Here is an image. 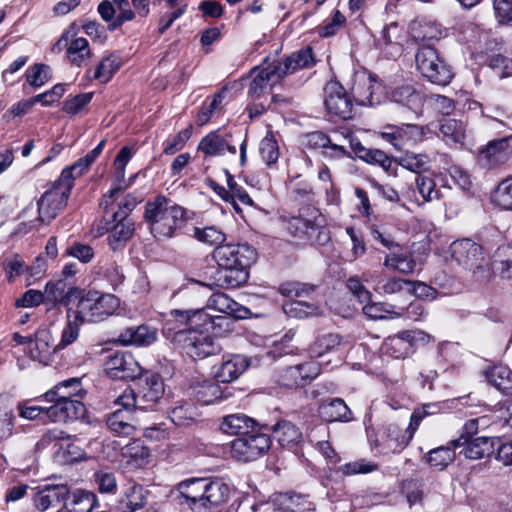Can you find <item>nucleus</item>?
Listing matches in <instances>:
<instances>
[{
  "label": "nucleus",
  "instance_id": "f257e3e1",
  "mask_svg": "<svg viewBox=\"0 0 512 512\" xmlns=\"http://www.w3.org/2000/svg\"><path fill=\"white\" fill-rule=\"evenodd\" d=\"M176 490L192 512H210L230 496L229 485L218 477L185 479L177 484Z\"/></svg>",
  "mask_w": 512,
  "mask_h": 512
},
{
  "label": "nucleus",
  "instance_id": "f03ea898",
  "mask_svg": "<svg viewBox=\"0 0 512 512\" xmlns=\"http://www.w3.org/2000/svg\"><path fill=\"white\" fill-rule=\"evenodd\" d=\"M119 299L110 293L70 287L64 297L65 309L86 323H99L116 313Z\"/></svg>",
  "mask_w": 512,
  "mask_h": 512
},
{
  "label": "nucleus",
  "instance_id": "7ed1b4c3",
  "mask_svg": "<svg viewBox=\"0 0 512 512\" xmlns=\"http://www.w3.org/2000/svg\"><path fill=\"white\" fill-rule=\"evenodd\" d=\"M257 252L248 243H227L217 246L213 259L224 271L219 280L226 288H237L249 279V268L256 261Z\"/></svg>",
  "mask_w": 512,
  "mask_h": 512
},
{
  "label": "nucleus",
  "instance_id": "20e7f679",
  "mask_svg": "<svg viewBox=\"0 0 512 512\" xmlns=\"http://www.w3.org/2000/svg\"><path fill=\"white\" fill-rule=\"evenodd\" d=\"M144 219L157 239L172 238L177 231L184 233L188 226L187 210L164 195L146 202Z\"/></svg>",
  "mask_w": 512,
  "mask_h": 512
},
{
  "label": "nucleus",
  "instance_id": "39448f33",
  "mask_svg": "<svg viewBox=\"0 0 512 512\" xmlns=\"http://www.w3.org/2000/svg\"><path fill=\"white\" fill-rule=\"evenodd\" d=\"M135 380V389H125L115 404L126 409L153 410L164 394L163 379L157 373L145 372Z\"/></svg>",
  "mask_w": 512,
  "mask_h": 512
},
{
  "label": "nucleus",
  "instance_id": "423d86ee",
  "mask_svg": "<svg viewBox=\"0 0 512 512\" xmlns=\"http://www.w3.org/2000/svg\"><path fill=\"white\" fill-rule=\"evenodd\" d=\"M213 316L209 315L204 309L197 310H179L170 311L165 320L162 332L164 337L175 346L185 342L189 336L190 329L202 327L208 330L213 323Z\"/></svg>",
  "mask_w": 512,
  "mask_h": 512
},
{
  "label": "nucleus",
  "instance_id": "0eeeda50",
  "mask_svg": "<svg viewBox=\"0 0 512 512\" xmlns=\"http://www.w3.org/2000/svg\"><path fill=\"white\" fill-rule=\"evenodd\" d=\"M74 186L72 180L60 177L53 183L37 201L38 216L30 221L29 228H38L39 224H49L67 205L68 198Z\"/></svg>",
  "mask_w": 512,
  "mask_h": 512
},
{
  "label": "nucleus",
  "instance_id": "6e6552de",
  "mask_svg": "<svg viewBox=\"0 0 512 512\" xmlns=\"http://www.w3.org/2000/svg\"><path fill=\"white\" fill-rule=\"evenodd\" d=\"M416 66L421 75L431 83L445 86L453 78L451 67L439 56L431 45H422L415 55Z\"/></svg>",
  "mask_w": 512,
  "mask_h": 512
},
{
  "label": "nucleus",
  "instance_id": "1a4fd4ad",
  "mask_svg": "<svg viewBox=\"0 0 512 512\" xmlns=\"http://www.w3.org/2000/svg\"><path fill=\"white\" fill-rule=\"evenodd\" d=\"M287 232L300 240L310 242L313 245H324L329 241V232L323 225L321 215L313 219L301 216H293L284 220Z\"/></svg>",
  "mask_w": 512,
  "mask_h": 512
},
{
  "label": "nucleus",
  "instance_id": "9d476101",
  "mask_svg": "<svg viewBox=\"0 0 512 512\" xmlns=\"http://www.w3.org/2000/svg\"><path fill=\"white\" fill-rule=\"evenodd\" d=\"M271 439L265 434L255 431L231 442L232 455L240 461L249 462L263 456L271 447Z\"/></svg>",
  "mask_w": 512,
  "mask_h": 512
},
{
  "label": "nucleus",
  "instance_id": "9b49d317",
  "mask_svg": "<svg viewBox=\"0 0 512 512\" xmlns=\"http://www.w3.org/2000/svg\"><path fill=\"white\" fill-rule=\"evenodd\" d=\"M324 105L332 116L346 120L353 114V102L342 84L330 80L323 89Z\"/></svg>",
  "mask_w": 512,
  "mask_h": 512
},
{
  "label": "nucleus",
  "instance_id": "f8f14e48",
  "mask_svg": "<svg viewBox=\"0 0 512 512\" xmlns=\"http://www.w3.org/2000/svg\"><path fill=\"white\" fill-rule=\"evenodd\" d=\"M125 188L122 183H114L110 191L103 196L100 207L103 208L104 217L120 220H129L128 215L134 210L140 200L132 194H127L119 202V193Z\"/></svg>",
  "mask_w": 512,
  "mask_h": 512
},
{
  "label": "nucleus",
  "instance_id": "ddd939ff",
  "mask_svg": "<svg viewBox=\"0 0 512 512\" xmlns=\"http://www.w3.org/2000/svg\"><path fill=\"white\" fill-rule=\"evenodd\" d=\"M512 156V136L489 141L478 150L477 163L481 168L494 169L505 164Z\"/></svg>",
  "mask_w": 512,
  "mask_h": 512
},
{
  "label": "nucleus",
  "instance_id": "4468645a",
  "mask_svg": "<svg viewBox=\"0 0 512 512\" xmlns=\"http://www.w3.org/2000/svg\"><path fill=\"white\" fill-rule=\"evenodd\" d=\"M320 374V365L315 361H308L282 369L278 374L277 382L285 388L305 387Z\"/></svg>",
  "mask_w": 512,
  "mask_h": 512
},
{
  "label": "nucleus",
  "instance_id": "2eb2a0df",
  "mask_svg": "<svg viewBox=\"0 0 512 512\" xmlns=\"http://www.w3.org/2000/svg\"><path fill=\"white\" fill-rule=\"evenodd\" d=\"M427 335L422 331H402L389 336L383 343V352L395 359H404L414 352L418 341H423Z\"/></svg>",
  "mask_w": 512,
  "mask_h": 512
},
{
  "label": "nucleus",
  "instance_id": "dca6fc26",
  "mask_svg": "<svg viewBox=\"0 0 512 512\" xmlns=\"http://www.w3.org/2000/svg\"><path fill=\"white\" fill-rule=\"evenodd\" d=\"M105 371L114 379L135 380L140 376L142 369L132 354L115 352L109 355L105 362Z\"/></svg>",
  "mask_w": 512,
  "mask_h": 512
},
{
  "label": "nucleus",
  "instance_id": "f3484780",
  "mask_svg": "<svg viewBox=\"0 0 512 512\" xmlns=\"http://www.w3.org/2000/svg\"><path fill=\"white\" fill-rule=\"evenodd\" d=\"M452 257L465 269L475 272L484 261L482 247L470 239L457 240L451 245Z\"/></svg>",
  "mask_w": 512,
  "mask_h": 512
},
{
  "label": "nucleus",
  "instance_id": "a211bd4d",
  "mask_svg": "<svg viewBox=\"0 0 512 512\" xmlns=\"http://www.w3.org/2000/svg\"><path fill=\"white\" fill-rule=\"evenodd\" d=\"M453 448H462L460 454L470 460L489 458L495 451V438L481 436L466 439L458 437L450 441Z\"/></svg>",
  "mask_w": 512,
  "mask_h": 512
},
{
  "label": "nucleus",
  "instance_id": "6ab92c4d",
  "mask_svg": "<svg viewBox=\"0 0 512 512\" xmlns=\"http://www.w3.org/2000/svg\"><path fill=\"white\" fill-rule=\"evenodd\" d=\"M414 433L410 424L403 430L397 424L390 423L385 426L380 439L375 440V446L381 447L385 453H400L411 441Z\"/></svg>",
  "mask_w": 512,
  "mask_h": 512
},
{
  "label": "nucleus",
  "instance_id": "aec40b11",
  "mask_svg": "<svg viewBox=\"0 0 512 512\" xmlns=\"http://www.w3.org/2000/svg\"><path fill=\"white\" fill-rule=\"evenodd\" d=\"M198 327L190 329L189 336L185 342L180 343L177 347L181 348L187 355L194 359H203L215 354L219 347L213 339Z\"/></svg>",
  "mask_w": 512,
  "mask_h": 512
},
{
  "label": "nucleus",
  "instance_id": "412c9836",
  "mask_svg": "<svg viewBox=\"0 0 512 512\" xmlns=\"http://www.w3.org/2000/svg\"><path fill=\"white\" fill-rule=\"evenodd\" d=\"M251 73L254 76L248 88V95L253 99L259 98L268 86L282 79L275 63L269 59H265L260 66L253 68Z\"/></svg>",
  "mask_w": 512,
  "mask_h": 512
},
{
  "label": "nucleus",
  "instance_id": "4be33fe9",
  "mask_svg": "<svg viewBox=\"0 0 512 512\" xmlns=\"http://www.w3.org/2000/svg\"><path fill=\"white\" fill-rule=\"evenodd\" d=\"M29 351L33 360L48 365L60 349L54 344L51 331L48 328H40L36 331L34 339L29 340Z\"/></svg>",
  "mask_w": 512,
  "mask_h": 512
},
{
  "label": "nucleus",
  "instance_id": "5701e85b",
  "mask_svg": "<svg viewBox=\"0 0 512 512\" xmlns=\"http://www.w3.org/2000/svg\"><path fill=\"white\" fill-rule=\"evenodd\" d=\"M68 488L66 485H46L33 495V505L39 512L49 509H56L67 498Z\"/></svg>",
  "mask_w": 512,
  "mask_h": 512
},
{
  "label": "nucleus",
  "instance_id": "b1692460",
  "mask_svg": "<svg viewBox=\"0 0 512 512\" xmlns=\"http://www.w3.org/2000/svg\"><path fill=\"white\" fill-rule=\"evenodd\" d=\"M85 405L81 399L55 401L46 409V416L53 422H67L84 416Z\"/></svg>",
  "mask_w": 512,
  "mask_h": 512
},
{
  "label": "nucleus",
  "instance_id": "393cba45",
  "mask_svg": "<svg viewBox=\"0 0 512 512\" xmlns=\"http://www.w3.org/2000/svg\"><path fill=\"white\" fill-rule=\"evenodd\" d=\"M249 366L248 359L245 356L234 354L223 358L219 366H214V377L217 382L231 383Z\"/></svg>",
  "mask_w": 512,
  "mask_h": 512
},
{
  "label": "nucleus",
  "instance_id": "a878e982",
  "mask_svg": "<svg viewBox=\"0 0 512 512\" xmlns=\"http://www.w3.org/2000/svg\"><path fill=\"white\" fill-rule=\"evenodd\" d=\"M273 62L275 63L278 72L283 78L286 75L294 73L299 69H308L313 67L316 64V59L314 57L312 48L308 46L293 52L282 61L273 60Z\"/></svg>",
  "mask_w": 512,
  "mask_h": 512
},
{
  "label": "nucleus",
  "instance_id": "bb28decb",
  "mask_svg": "<svg viewBox=\"0 0 512 512\" xmlns=\"http://www.w3.org/2000/svg\"><path fill=\"white\" fill-rule=\"evenodd\" d=\"M105 226L102 227L109 232L108 243L112 250H118L124 247L125 243L131 238L134 232V223L131 220H120L110 217H104Z\"/></svg>",
  "mask_w": 512,
  "mask_h": 512
},
{
  "label": "nucleus",
  "instance_id": "cd10ccee",
  "mask_svg": "<svg viewBox=\"0 0 512 512\" xmlns=\"http://www.w3.org/2000/svg\"><path fill=\"white\" fill-rule=\"evenodd\" d=\"M401 29L397 23L392 22L385 25L379 35L375 37V45L384 51L389 57H396L401 54Z\"/></svg>",
  "mask_w": 512,
  "mask_h": 512
},
{
  "label": "nucleus",
  "instance_id": "c85d7f7f",
  "mask_svg": "<svg viewBox=\"0 0 512 512\" xmlns=\"http://www.w3.org/2000/svg\"><path fill=\"white\" fill-rule=\"evenodd\" d=\"M85 391L83 390L80 378H69L56 384L51 390L45 393V398L49 402L82 399Z\"/></svg>",
  "mask_w": 512,
  "mask_h": 512
},
{
  "label": "nucleus",
  "instance_id": "c756f323",
  "mask_svg": "<svg viewBox=\"0 0 512 512\" xmlns=\"http://www.w3.org/2000/svg\"><path fill=\"white\" fill-rule=\"evenodd\" d=\"M255 427H257V422L243 413L224 416L220 425V429L223 433L235 435L237 438H241L246 434L254 432Z\"/></svg>",
  "mask_w": 512,
  "mask_h": 512
},
{
  "label": "nucleus",
  "instance_id": "7c9ffc66",
  "mask_svg": "<svg viewBox=\"0 0 512 512\" xmlns=\"http://www.w3.org/2000/svg\"><path fill=\"white\" fill-rule=\"evenodd\" d=\"M148 491L139 484H132L124 489L119 500L120 512H136L142 509L147 502Z\"/></svg>",
  "mask_w": 512,
  "mask_h": 512
},
{
  "label": "nucleus",
  "instance_id": "2f4dec72",
  "mask_svg": "<svg viewBox=\"0 0 512 512\" xmlns=\"http://www.w3.org/2000/svg\"><path fill=\"white\" fill-rule=\"evenodd\" d=\"M64 507L68 512H92L99 507L97 496L88 490L76 489L67 495Z\"/></svg>",
  "mask_w": 512,
  "mask_h": 512
},
{
  "label": "nucleus",
  "instance_id": "473e14b6",
  "mask_svg": "<svg viewBox=\"0 0 512 512\" xmlns=\"http://www.w3.org/2000/svg\"><path fill=\"white\" fill-rule=\"evenodd\" d=\"M207 308L228 314L234 318L244 319L249 313V309L240 305L226 294L218 292L212 294L207 301Z\"/></svg>",
  "mask_w": 512,
  "mask_h": 512
},
{
  "label": "nucleus",
  "instance_id": "72a5a7b5",
  "mask_svg": "<svg viewBox=\"0 0 512 512\" xmlns=\"http://www.w3.org/2000/svg\"><path fill=\"white\" fill-rule=\"evenodd\" d=\"M390 99L401 104L414 113H419L423 107V96L412 85H401L393 88L389 93Z\"/></svg>",
  "mask_w": 512,
  "mask_h": 512
},
{
  "label": "nucleus",
  "instance_id": "f704fd0d",
  "mask_svg": "<svg viewBox=\"0 0 512 512\" xmlns=\"http://www.w3.org/2000/svg\"><path fill=\"white\" fill-rule=\"evenodd\" d=\"M157 340V330L148 325L127 327L119 335V341L124 345L148 346Z\"/></svg>",
  "mask_w": 512,
  "mask_h": 512
},
{
  "label": "nucleus",
  "instance_id": "c9c22d12",
  "mask_svg": "<svg viewBox=\"0 0 512 512\" xmlns=\"http://www.w3.org/2000/svg\"><path fill=\"white\" fill-rule=\"evenodd\" d=\"M272 432L282 447L297 448L303 441L302 432L292 422L280 420L272 426Z\"/></svg>",
  "mask_w": 512,
  "mask_h": 512
},
{
  "label": "nucleus",
  "instance_id": "e433bc0d",
  "mask_svg": "<svg viewBox=\"0 0 512 512\" xmlns=\"http://www.w3.org/2000/svg\"><path fill=\"white\" fill-rule=\"evenodd\" d=\"M318 413L326 422H349L353 419L351 410L340 398L322 403L318 408Z\"/></svg>",
  "mask_w": 512,
  "mask_h": 512
},
{
  "label": "nucleus",
  "instance_id": "4c0bfd02",
  "mask_svg": "<svg viewBox=\"0 0 512 512\" xmlns=\"http://www.w3.org/2000/svg\"><path fill=\"white\" fill-rule=\"evenodd\" d=\"M136 409H117L113 413H111L107 419L106 424L109 430L115 435L119 436H129L132 435L135 431V426L133 425V411Z\"/></svg>",
  "mask_w": 512,
  "mask_h": 512
},
{
  "label": "nucleus",
  "instance_id": "58836bf2",
  "mask_svg": "<svg viewBox=\"0 0 512 512\" xmlns=\"http://www.w3.org/2000/svg\"><path fill=\"white\" fill-rule=\"evenodd\" d=\"M198 151L204 153L205 156H220L226 151L236 154V147L230 145L227 140L217 131L210 132L204 136L198 145Z\"/></svg>",
  "mask_w": 512,
  "mask_h": 512
},
{
  "label": "nucleus",
  "instance_id": "ea45409f",
  "mask_svg": "<svg viewBox=\"0 0 512 512\" xmlns=\"http://www.w3.org/2000/svg\"><path fill=\"white\" fill-rule=\"evenodd\" d=\"M488 382L503 395H512V370L505 365H496L485 371Z\"/></svg>",
  "mask_w": 512,
  "mask_h": 512
},
{
  "label": "nucleus",
  "instance_id": "a19ab883",
  "mask_svg": "<svg viewBox=\"0 0 512 512\" xmlns=\"http://www.w3.org/2000/svg\"><path fill=\"white\" fill-rule=\"evenodd\" d=\"M384 266L390 270L397 271L401 274H411L415 270L416 261L410 253L400 250L389 252L383 262Z\"/></svg>",
  "mask_w": 512,
  "mask_h": 512
},
{
  "label": "nucleus",
  "instance_id": "79ce46f5",
  "mask_svg": "<svg viewBox=\"0 0 512 512\" xmlns=\"http://www.w3.org/2000/svg\"><path fill=\"white\" fill-rule=\"evenodd\" d=\"M184 234L191 236L198 240L199 242L207 245H223V242L226 240V235L216 226H206L203 228L189 225L187 229L184 231Z\"/></svg>",
  "mask_w": 512,
  "mask_h": 512
},
{
  "label": "nucleus",
  "instance_id": "37998d69",
  "mask_svg": "<svg viewBox=\"0 0 512 512\" xmlns=\"http://www.w3.org/2000/svg\"><path fill=\"white\" fill-rule=\"evenodd\" d=\"M84 324L85 323L79 317H76L70 309H66V322L56 347L62 350L75 343L80 336V329Z\"/></svg>",
  "mask_w": 512,
  "mask_h": 512
},
{
  "label": "nucleus",
  "instance_id": "c03bdc74",
  "mask_svg": "<svg viewBox=\"0 0 512 512\" xmlns=\"http://www.w3.org/2000/svg\"><path fill=\"white\" fill-rule=\"evenodd\" d=\"M67 58L72 65L82 67L92 56L89 42L86 38L78 37L69 43L67 47Z\"/></svg>",
  "mask_w": 512,
  "mask_h": 512
},
{
  "label": "nucleus",
  "instance_id": "a18cd8bd",
  "mask_svg": "<svg viewBox=\"0 0 512 512\" xmlns=\"http://www.w3.org/2000/svg\"><path fill=\"white\" fill-rule=\"evenodd\" d=\"M456 449L449 442L446 446L430 450L426 456V461L432 468L442 471L455 460Z\"/></svg>",
  "mask_w": 512,
  "mask_h": 512
},
{
  "label": "nucleus",
  "instance_id": "49530a36",
  "mask_svg": "<svg viewBox=\"0 0 512 512\" xmlns=\"http://www.w3.org/2000/svg\"><path fill=\"white\" fill-rule=\"evenodd\" d=\"M283 310L291 318L304 319L318 315L319 306L304 300H289L283 304Z\"/></svg>",
  "mask_w": 512,
  "mask_h": 512
},
{
  "label": "nucleus",
  "instance_id": "de8ad7c7",
  "mask_svg": "<svg viewBox=\"0 0 512 512\" xmlns=\"http://www.w3.org/2000/svg\"><path fill=\"white\" fill-rule=\"evenodd\" d=\"M194 392L197 400L205 405L213 404L222 399L220 386L212 380H205L198 383L194 387Z\"/></svg>",
  "mask_w": 512,
  "mask_h": 512
},
{
  "label": "nucleus",
  "instance_id": "09e8293b",
  "mask_svg": "<svg viewBox=\"0 0 512 512\" xmlns=\"http://www.w3.org/2000/svg\"><path fill=\"white\" fill-rule=\"evenodd\" d=\"M443 139L448 143L462 144L465 139V125L455 119L444 120L439 128Z\"/></svg>",
  "mask_w": 512,
  "mask_h": 512
},
{
  "label": "nucleus",
  "instance_id": "8fccbe9b",
  "mask_svg": "<svg viewBox=\"0 0 512 512\" xmlns=\"http://www.w3.org/2000/svg\"><path fill=\"white\" fill-rule=\"evenodd\" d=\"M121 61L118 57L107 56L101 60L97 65L92 79L98 80L102 83H107L111 80L113 75L119 70Z\"/></svg>",
  "mask_w": 512,
  "mask_h": 512
},
{
  "label": "nucleus",
  "instance_id": "3c124183",
  "mask_svg": "<svg viewBox=\"0 0 512 512\" xmlns=\"http://www.w3.org/2000/svg\"><path fill=\"white\" fill-rule=\"evenodd\" d=\"M341 343V338L338 334H326L315 340L310 347V354L313 357L319 358L323 355L335 351Z\"/></svg>",
  "mask_w": 512,
  "mask_h": 512
},
{
  "label": "nucleus",
  "instance_id": "603ef678",
  "mask_svg": "<svg viewBox=\"0 0 512 512\" xmlns=\"http://www.w3.org/2000/svg\"><path fill=\"white\" fill-rule=\"evenodd\" d=\"M316 289V286L309 283L298 281H287L279 286L281 295L290 298H306L309 297Z\"/></svg>",
  "mask_w": 512,
  "mask_h": 512
},
{
  "label": "nucleus",
  "instance_id": "864d4df0",
  "mask_svg": "<svg viewBox=\"0 0 512 512\" xmlns=\"http://www.w3.org/2000/svg\"><path fill=\"white\" fill-rule=\"evenodd\" d=\"M359 158L373 165H379L384 171L390 173L393 170V160L382 150L361 148L358 150Z\"/></svg>",
  "mask_w": 512,
  "mask_h": 512
},
{
  "label": "nucleus",
  "instance_id": "5fc2aeb1",
  "mask_svg": "<svg viewBox=\"0 0 512 512\" xmlns=\"http://www.w3.org/2000/svg\"><path fill=\"white\" fill-rule=\"evenodd\" d=\"M26 81L34 88H40L51 79V68L43 63H36L25 71Z\"/></svg>",
  "mask_w": 512,
  "mask_h": 512
},
{
  "label": "nucleus",
  "instance_id": "6e6d98bb",
  "mask_svg": "<svg viewBox=\"0 0 512 512\" xmlns=\"http://www.w3.org/2000/svg\"><path fill=\"white\" fill-rule=\"evenodd\" d=\"M15 415L4 397L0 396V440L13 435Z\"/></svg>",
  "mask_w": 512,
  "mask_h": 512
},
{
  "label": "nucleus",
  "instance_id": "4d7b16f0",
  "mask_svg": "<svg viewBox=\"0 0 512 512\" xmlns=\"http://www.w3.org/2000/svg\"><path fill=\"white\" fill-rule=\"evenodd\" d=\"M493 202L506 210H512V176L502 180L492 194Z\"/></svg>",
  "mask_w": 512,
  "mask_h": 512
},
{
  "label": "nucleus",
  "instance_id": "13d9d810",
  "mask_svg": "<svg viewBox=\"0 0 512 512\" xmlns=\"http://www.w3.org/2000/svg\"><path fill=\"white\" fill-rule=\"evenodd\" d=\"M417 191L426 202L440 200L442 193L436 188L435 181L426 175H418L415 179Z\"/></svg>",
  "mask_w": 512,
  "mask_h": 512
},
{
  "label": "nucleus",
  "instance_id": "bf43d9fd",
  "mask_svg": "<svg viewBox=\"0 0 512 512\" xmlns=\"http://www.w3.org/2000/svg\"><path fill=\"white\" fill-rule=\"evenodd\" d=\"M378 468L377 463L361 458L341 465L339 471L345 476H353L372 473L377 471Z\"/></svg>",
  "mask_w": 512,
  "mask_h": 512
},
{
  "label": "nucleus",
  "instance_id": "052dcab7",
  "mask_svg": "<svg viewBox=\"0 0 512 512\" xmlns=\"http://www.w3.org/2000/svg\"><path fill=\"white\" fill-rule=\"evenodd\" d=\"M429 157L426 154L405 153L399 158L398 163L405 169L420 173L429 168Z\"/></svg>",
  "mask_w": 512,
  "mask_h": 512
},
{
  "label": "nucleus",
  "instance_id": "680f3d73",
  "mask_svg": "<svg viewBox=\"0 0 512 512\" xmlns=\"http://www.w3.org/2000/svg\"><path fill=\"white\" fill-rule=\"evenodd\" d=\"M399 148L402 150L408 143H415L422 140L425 132L422 126L416 124H403L398 126Z\"/></svg>",
  "mask_w": 512,
  "mask_h": 512
},
{
  "label": "nucleus",
  "instance_id": "e2e57ef3",
  "mask_svg": "<svg viewBox=\"0 0 512 512\" xmlns=\"http://www.w3.org/2000/svg\"><path fill=\"white\" fill-rule=\"evenodd\" d=\"M259 151L268 166L275 164L279 158V147L273 136L267 135L261 140Z\"/></svg>",
  "mask_w": 512,
  "mask_h": 512
},
{
  "label": "nucleus",
  "instance_id": "0e129e2a",
  "mask_svg": "<svg viewBox=\"0 0 512 512\" xmlns=\"http://www.w3.org/2000/svg\"><path fill=\"white\" fill-rule=\"evenodd\" d=\"M92 92L80 93L75 96H68L63 103L62 110L70 115L78 114L82 109L91 102Z\"/></svg>",
  "mask_w": 512,
  "mask_h": 512
},
{
  "label": "nucleus",
  "instance_id": "69168bd1",
  "mask_svg": "<svg viewBox=\"0 0 512 512\" xmlns=\"http://www.w3.org/2000/svg\"><path fill=\"white\" fill-rule=\"evenodd\" d=\"M95 160L96 159L88 153L83 158L78 159L70 167L63 169L61 174L63 175V178L72 180V183H74V180L82 176Z\"/></svg>",
  "mask_w": 512,
  "mask_h": 512
},
{
  "label": "nucleus",
  "instance_id": "338daca9",
  "mask_svg": "<svg viewBox=\"0 0 512 512\" xmlns=\"http://www.w3.org/2000/svg\"><path fill=\"white\" fill-rule=\"evenodd\" d=\"M95 160L96 159L88 153L83 158L78 159L70 167L63 169L61 174L63 175V178L72 180V183H74V180L82 176Z\"/></svg>",
  "mask_w": 512,
  "mask_h": 512
},
{
  "label": "nucleus",
  "instance_id": "774afa93",
  "mask_svg": "<svg viewBox=\"0 0 512 512\" xmlns=\"http://www.w3.org/2000/svg\"><path fill=\"white\" fill-rule=\"evenodd\" d=\"M95 484L100 493L115 494L117 491L116 477L111 472L99 471L95 473Z\"/></svg>",
  "mask_w": 512,
  "mask_h": 512
}]
</instances>
